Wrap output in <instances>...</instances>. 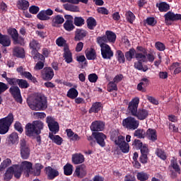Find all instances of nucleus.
<instances>
[{"label": "nucleus", "instance_id": "11", "mask_svg": "<svg viewBox=\"0 0 181 181\" xmlns=\"http://www.w3.org/2000/svg\"><path fill=\"white\" fill-rule=\"evenodd\" d=\"M115 144L118 146L122 153H128L129 152V144L125 141V136L122 135L118 136L117 139L115 141Z\"/></svg>", "mask_w": 181, "mask_h": 181}, {"label": "nucleus", "instance_id": "12", "mask_svg": "<svg viewBox=\"0 0 181 181\" xmlns=\"http://www.w3.org/2000/svg\"><path fill=\"white\" fill-rule=\"evenodd\" d=\"M46 122L48 125V128L51 132L49 134H53L56 135L60 131V127L59 126V122H57L54 119L50 116L47 117Z\"/></svg>", "mask_w": 181, "mask_h": 181}, {"label": "nucleus", "instance_id": "39", "mask_svg": "<svg viewBox=\"0 0 181 181\" xmlns=\"http://www.w3.org/2000/svg\"><path fill=\"white\" fill-rule=\"evenodd\" d=\"M136 54V51L134 48L129 49V51H127L124 53L126 60L127 62H132V59H134L135 57Z\"/></svg>", "mask_w": 181, "mask_h": 181}, {"label": "nucleus", "instance_id": "46", "mask_svg": "<svg viewBox=\"0 0 181 181\" xmlns=\"http://www.w3.org/2000/svg\"><path fill=\"white\" fill-rule=\"evenodd\" d=\"M155 153L158 158H160V159H162V160H166L168 158L166 156V153L162 148H157Z\"/></svg>", "mask_w": 181, "mask_h": 181}, {"label": "nucleus", "instance_id": "6", "mask_svg": "<svg viewBox=\"0 0 181 181\" xmlns=\"http://www.w3.org/2000/svg\"><path fill=\"white\" fill-rule=\"evenodd\" d=\"M19 149L21 159L26 160L30 158V147L25 139L20 140Z\"/></svg>", "mask_w": 181, "mask_h": 181}, {"label": "nucleus", "instance_id": "40", "mask_svg": "<svg viewBox=\"0 0 181 181\" xmlns=\"http://www.w3.org/2000/svg\"><path fill=\"white\" fill-rule=\"evenodd\" d=\"M78 96V90L76 88H71L66 94V97L71 98V100H75Z\"/></svg>", "mask_w": 181, "mask_h": 181}, {"label": "nucleus", "instance_id": "9", "mask_svg": "<svg viewBox=\"0 0 181 181\" xmlns=\"http://www.w3.org/2000/svg\"><path fill=\"white\" fill-rule=\"evenodd\" d=\"M122 125L126 128V129H129V131H135V129H138V127H139V120H136L135 117L130 116L123 119Z\"/></svg>", "mask_w": 181, "mask_h": 181}, {"label": "nucleus", "instance_id": "27", "mask_svg": "<svg viewBox=\"0 0 181 181\" xmlns=\"http://www.w3.org/2000/svg\"><path fill=\"white\" fill-rule=\"evenodd\" d=\"M149 83H151L149 79H148L146 78H143L141 80V82L137 85V90L139 91H142V93H145L146 91L145 88L148 87V86H149Z\"/></svg>", "mask_w": 181, "mask_h": 181}, {"label": "nucleus", "instance_id": "57", "mask_svg": "<svg viewBox=\"0 0 181 181\" xmlns=\"http://www.w3.org/2000/svg\"><path fill=\"white\" fill-rule=\"evenodd\" d=\"M32 56L35 62H39V60H40V62H45V60H46L43 54L39 53V52L33 54Z\"/></svg>", "mask_w": 181, "mask_h": 181}, {"label": "nucleus", "instance_id": "52", "mask_svg": "<svg viewBox=\"0 0 181 181\" xmlns=\"http://www.w3.org/2000/svg\"><path fill=\"white\" fill-rule=\"evenodd\" d=\"M22 77L27 78V80H30V81H32L33 83H37V80L36 79V77L33 76L32 74H30V72L29 71H25L22 75Z\"/></svg>", "mask_w": 181, "mask_h": 181}, {"label": "nucleus", "instance_id": "60", "mask_svg": "<svg viewBox=\"0 0 181 181\" xmlns=\"http://www.w3.org/2000/svg\"><path fill=\"white\" fill-rule=\"evenodd\" d=\"M132 146L136 148V149H141L144 146V143L141 142L139 139H135L133 141Z\"/></svg>", "mask_w": 181, "mask_h": 181}, {"label": "nucleus", "instance_id": "16", "mask_svg": "<svg viewBox=\"0 0 181 181\" xmlns=\"http://www.w3.org/2000/svg\"><path fill=\"white\" fill-rule=\"evenodd\" d=\"M17 173H18V170L15 167V165H13L12 166L9 167L6 171V173L4 175L5 180H11V179L13 177V175L16 179H21V177L16 176Z\"/></svg>", "mask_w": 181, "mask_h": 181}, {"label": "nucleus", "instance_id": "23", "mask_svg": "<svg viewBox=\"0 0 181 181\" xmlns=\"http://www.w3.org/2000/svg\"><path fill=\"white\" fill-rule=\"evenodd\" d=\"M13 56L18 59H23L25 57V49L22 47H14L13 48Z\"/></svg>", "mask_w": 181, "mask_h": 181}, {"label": "nucleus", "instance_id": "47", "mask_svg": "<svg viewBox=\"0 0 181 181\" xmlns=\"http://www.w3.org/2000/svg\"><path fill=\"white\" fill-rule=\"evenodd\" d=\"M169 69L170 70H174V74H179V73H181V66L180 63L179 62L173 63Z\"/></svg>", "mask_w": 181, "mask_h": 181}, {"label": "nucleus", "instance_id": "26", "mask_svg": "<svg viewBox=\"0 0 181 181\" xmlns=\"http://www.w3.org/2000/svg\"><path fill=\"white\" fill-rule=\"evenodd\" d=\"M29 46L31 49V54H35V53H37L40 50V43L37 40H33L30 42Z\"/></svg>", "mask_w": 181, "mask_h": 181}, {"label": "nucleus", "instance_id": "2", "mask_svg": "<svg viewBox=\"0 0 181 181\" xmlns=\"http://www.w3.org/2000/svg\"><path fill=\"white\" fill-rule=\"evenodd\" d=\"M139 105V98L136 97L129 103L127 111L130 115H132V117H135L140 121H144V119H146V118H148L149 111L144 108L138 109Z\"/></svg>", "mask_w": 181, "mask_h": 181}, {"label": "nucleus", "instance_id": "48", "mask_svg": "<svg viewBox=\"0 0 181 181\" xmlns=\"http://www.w3.org/2000/svg\"><path fill=\"white\" fill-rule=\"evenodd\" d=\"M146 134V132H145V130H144V129H137L134 132V136H136V138H139L140 139L145 138Z\"/></svg>", "mask_w": 181, "mask_h": 181}, {"label": "nucleus", "instance_id": "37", "mask_svg": "<svg viewBox=\"0 0 181 181\" xmlns=\"http://www.w3.org/2000/svg\"><path fill=\"white\" fill-rule=\"evenodd\" d=\"M101 108H103V105L101 104V102H96L93 103L90 108L89 114H91L92 112L97 113L101 111Z\"/></svg>", "mask_w": 181, "mask_h": 181}, {"label": "nucleus", "instance_id": "35", "mask_svg": "<svg viewBox=\"0 0 181 181\" xmlns=\"http://www.w3.org/2000/svg\"><path fill=\"white\" fill-rule=\"evenodd\" d=\"M146 135L152 142H155V141L158 140V135H156V130L153 129H148L146 131Z\"/></svg>", "mask_w": 181, "mask_h": 181}, {"label": "nucleus", "instance_id": "42", "mask_svg": "<svg viewBox=\"0 0 181 181\" xmlns=\"http://www.w3.org/2000/svg\"><path fill=\"white\" fill-rule=\"evenodd\" d=\"M74 24H73V20H66L64 23V29L67 32H71V30H74Z\"/></svg>", "mask_w": 181, "mask_h": 181}, {"label": "nucleus", "instance_id": "10", "mask_svg": "<svg viewBox=\"0 0 181 181\" xmlns=\"http://www.w3.org/2000/svg\"><path fill=\"white\" fill-rule=\"evenodd\" d=\"M100 47L101 56L105 60H111L114 57V51L107 44L98 43Z\"/></svg>", "mask_w": 181, "mask_h": 181}, {"label": "nucleus", "instance_id": "8", "mask_svg": "<svg viewBox=\"0 0 181 181\" xmlns=\"http://www.w3.org/2000/svg\"><path fill=\"white\" fill-rule=\"evenodd\" d=\"M7 33L11 36L13 45H20L22 46L25 45V38L22 36H19V33L16 28H10L7 30Z\"/></svg>", "mask_w": 181, "mask_h": 181}, {"label": "nucleus", "instance_id": "1", "mask_svg": "<svg viewBox=\"0 0 181 181\" xmlns=\"http://www.w3.org/2000/svg\"><path fill=\"white\" fill-rule=\"evenodd\" d=\"M45 128V124L40 120H35L32 123L25 125V135L29 138H36L38 145H42V137L40 134Z\"/></svg>", "mask_w": 181, "mask_h": 181}, {"label": "nucleus", "instance_id": "43", "mask_svg": "<svg viewBox=\"0 0 181 181\" xmlns=\"http://www.w3.org/2000/svg\"><path fill=\"white\" fill-rule=\"evenodd\" d=\"M8 142H11L12 145L19 143V136L16 132L11 133L8 136Z\"/></svg>", "mask_w": 181, "mask_h": 181}, {"label": "nucleus", "instance_id": "20", "mask_svg": "<svg viewBox=\"0 0 181 181\" xmlns=\"http://www.w3.org/2000/svg\"><path fill=\"white\" fill-rule=\"evenodd\" d=\"M95 139L98 145L101 148L105 147V139H107V136L102 132L95 133Z\"/></svg>", "mask_w": 181, "mask_h": 181}, {"label": "nucleus", "instance_id": "63", "mask_svg": "<svg viewBox=\"0 0 181 181\" xmlns=\"http://www.w3.org/2000/svg\"><path fill=\"white\" fill-rule=\"evenodd\" d=\"M88 80H89L90 83H97L98 76L96 74H90L88 76Z\"/></svg>", "mask_w": 181, "mask_h": 181}, {"label": "nucleus", "instance_id": "62", "mask_svg": "<svg viewBox=\"0 0 181 181\" xmlns=\"http://www.w3.org/2000/svg\"><path fill=\"white\" fill-rule=\"evenodd\" d=\"M14 129L19 132V134H22V132H23V127H22V124L20 122H15Z\"/></svg>", "mask_w": 181, "mask_h": 181}, {"label": "nucleus", "instance_id": "3", "mask_svg": "<svg viewBox=\"0 0 181 181\" xmlns=\"http://www.w3.org/2000/svg\"><path fill=\"white\" fill-rule=\"evenodd\" d=\"M28 107L33 111H45L47 108V98L40 93L27 98Z\"/></svg>", "mask_w": 181, "mask_h": 181}, {"label": "nucleus", "instance_id": "18", "mask_svg": "<svg viewBox=\"0 0 181 181\" xmlns=\"http://www.w3.org/2000/svg\"><path fill=\"white\" fill-rule=\"evenodd\" d=\"M86 175L87 166H86L84 164L77 166L74 173V176H76V177H79L80 179H83V177H84Z\"/></svg>", "mask_w": 181, "mask_h": 181}, {"label": "nucleus", "instance_id": "64", "mask_svg": "<svg viewBox=\"0 0 181 181\" xmlns=\"http://www.w3.org/2000/svg\"><path fill=\"white\" fill-rule=\"evenodd\" d=\"M146 22L149 26H155V25L158 23V22L155 20V18L153 17L147 18Z\"/></svg>", "mask_w": 181, "mask_h": 181}, {"label": "nucleus", "instance_id": "50", "mask_svg": "<svg viewBox=\"0 0 181 181\" xmlns=\"http://www.w3.org/2000/svg\"><path fill=\"white\" fill-rule=\"evenodd\" d=\"M107 91L108 93H112V91H118V86L114 81H110L107 84Z\"/></svg>", "mask_w": 181, "mask_h": 181}, {"label": "nucleus", "instance_id": "54", "mask_svg": "<svg viewBox=\"0 0 181 181\" xmlns=\"http://www.w3.org/2000/svg\"><path fill=\"white\" fill-rule=\"evenodd\" d=\"M37 18L40 21H49L50 19V17L45 14V10L40 11L39 13L37 15Z\"/></svg>", "mask_w": 181, "mask_h": 181}, {"label": "nucleus", "instance_id": "56", "mask_svg": "<svg viewBox=\"0 0 181 181\" xmlns=\"http://www.w3.org/2000/svg\"><path fill=\"white\" fill-rule=\"evenodd\" d=\"M134 69H136V70H139L144 72L148 70V67L144 68V65H142V62H141V61L134 62Z\"/></svg>", "mask_w": 181, "mask_h": 181}, {"label": "nucleus", "instance_id": "44", "mask_svg": "<svg viewBox=\"0 0 181 181\" xmlns=\"http://www.w3.org/2000/svg\"><path fill=\"white\" fill-rule=\"evenodd\" d=\"M64 174L65 176H71L73 175V165L66 163L64 166Z\"/></svg>", "mask_w": 181, "mask_h": 181}, {"label": "nucleus", "instance_id": "24", "mask_svg": "<svg viewBox=\"0 0 181 181\" xmlns=\"http://www.w3.org/2000/svg\"><path fill=\"white\" fill-rule=\"evenodd\" d=\"M0 45L3 47H9L11 45V37L0 33Z\"/></svg>", "mask_w": 181, "mask_h": 181}, {"label": "nucleus", "instance_id": "34", "mask_svg": "<svg viewBox=\"0 0 181 181\" xmlns=\"http://www.w3.org/2000/svg\"><path fill=\"white\" fill-rule=\"evenodd\" d=\"M56 45L59 47H64V50L69 49V44H67V40H66L63 37H59L56 40Z\"/></svg>", "mask_w": 181, "mask_h": 181}, {"label": "nucleus", "instance_id": "29", "mask_svg": "<svg viewBox=\"0 0 181 181\" xmlns=\"http://www.w3.org/2000/svg\"><path fill=\"white\" fill-rule=\"evenodd\" d=\"M30 4L27 0H18L17 1V8L21 11H28Z\"/></svg>", "mask_w": 181, "mask_h": 181}, {"label": "nucleus", "instance_id": "38", "mask_svg": "<svg viewBox=\"0 0 181 181\" xmlns=\"http://www.w3.org/2000/svg\"><path fill=\"white\" fill-rule=\"evenodd\" d=\"M115 57L119 64L125 63V54L120 49L116 51Z\"/></svg>", "mask_w": 181, "mask_h": 181}, {"label": "nucleus", "instance_id": "36", "mask_svg": "<svg viewBox=\"0 0 181 181\" xmlns=\"http://www.w3.org/2000/svg\"><path fill=\"white\" fill-rule=\"evenodd\" d=\"M87 23V28L90 30H94V28L97 26V21L94 17H88V18L86 20Z\"/></svg>", "mask_w": 181, "mask_h": 181}, {"label": "nucleus", "instance_id": "4", "mask_svg": "<svg viewBox=\"0 0 181 181\" xmlns=\"http://www.w3.org/2000/svg\"><path fill=\"white\" fill-rule=\"evenodd\" d=\"M13 122V114L9 113L7 117L0 119V134L5 135Z\"/></svg>", "mask_w": 181, "mask_h": 181}, {"label": "nucleus", "instance_id": "58", "mask_svg": "<svg viewBox=\"0 0 181 181\" xmlns=\"http://www.w3.org/2000/svg\"><path fill=\"white\" fill-rule=\"evenodd\" d=\"M74 23L75 26H83L84 25V18L83 17H75L74 18Z\"/></svg>", "mask_w": 181, "mask_h": 181}, {"label": "nucleus", "instance_id": "49", "mask_svg": "<svg viewBox=\"0 0 181 181\" xmlns=\"http://www.w3.org/2000/svg\"><path fill=\"white\" fill-rule=\"evenodd\" d=\"M11 163H12L11 158H6L4 160L0 165V173L1 172L5 170V169H6V168L11 165Z\"/></svg>", "mask_w": 181, "mask_h": 181}, {"label": "nucleus", "instance_id": "17", "mask_svg": "<svg viewBox=\"0 0 181 181\" xmlns=\"http://www.w3.org/2000/svg\"><path fill=\"white\" fill-rule=\"evenodd\" d=\"M41 74L43 80L46 81H50L54 77V71L50 67L44 68L41 71Z\"/></svg>", "mask_w": 181, "mask_h": 181}, {"label": "nucleus", "instance_id": "51", "mask_svg": "<svg viewBox=\"0 0 181 181\" xmlns=\"http://www.w3.org/2000/svg\"><path fill=\"white\" fill-rule=\"evenodd\" d=\"M135 57L138 62L141 63H146L148 62V59L146 58V54L142 53H136Z\"/></svg>", "mask_w": 181, "mask_h": 181}, {"label": "nucleus", "instance_id": "31", "mask_svg": "<svg viewBox=\"0 0 181 181\" xmlns=\"http://www.w3.org/2000/svg\"><path fill=\"white\" fill-rule=\"evenodd\" d=\"M85 54L88 60H95L97 59V52L94 48H90L89 50L86 49Z\"/></svg>", "mask_w": 181, "mask_h": 181}, {"label": "nucleus", "instance_id": "15", "mask_svg": "<svg viewBox=\"0 0 181 181\" xmlns=\"http://www.w3.org/2000/svg\"><path fill=\"white\" fill-rule=\"evenodd\" d=\"M45 175H47V177L48 180H53L56 179L60 173L57 169L52 168L51 166H47L45 168Z\"/></svg>", "mask_w": 181, "mask_h": 181}, {"label": "nucleus", "instance_id": "21", "mask_svg": "<svg viewBox=\"0 0 181 181\" xmlns=\"http://www.w3.org/2000/svg\"><path fill=\"white\" fill-rule=\"evenodd\" d=\"M87 35H88V32H87V30L83 28H78L75 31L74 40H76V42H80V40H83Z\"/></svg>", "mask_w": 181, "mask_h": 181}, {"label": "nucleus", "instance_id": "22", "mask_svg": "<svg viewBox=\"0 0 181 181\" xmlns=\"http://www.w3.org/2000/svg\"><path fill=\"white\" fill-rule=\"evenodd\" d=\"M62 23H64V18H63V16L58 14L52 17V26H53V28H59Z\"/></svg>", "mask_w": 181, "mask_h": 181}, {"label": "nucleus", "instance_id": "13", "mask_svg": "<svg viewBox=\"0 0 181 181\" xmlns=\"http://www.w3.org/2000/svg\"><path fill=\"white\" fill-rule=\"evenodd\" d=\"M9 93L10 94H11L16 103H18V104H22V103H23V98H22L21 89L19 88L18 86H11L9 88Z\"/></svg>", "mask_w": 181, "mask_h": 181}, {"label": "nucleus", "instance_id": "14", "mask_svg": "<svg viewBox=\"0 0 181 181\" xmlns=\"http://www.w3.org/2000/svg\"><path fill=\"white\" fill-rule=\"evenodd\" d=\"M164 18L165 23L172 25L171 22H177V21H181V14L168 11L164 15Z\"/></svg>", "mask_w": 181, "mask_h": 181}, {"label": "nucleus", "instance_id": "32", "mask_svg": "<svg viewBox=\"0 0 181 181\" xmlns=\"http://www.w3.org/2000/svg\"><path fill=\"white\" fill-rule=\"evenodd\" d=\"M49 138L54 142V144H56V145H58L60 146L63 144V138H62L59 135H54L53 133H49Z\"/></svg>", "mask_w": 181, "mask_h": 181}, {"label": "nucleus", "instance_id": "53", "mask_svg": "<svg viewBox=\"0 0 181 181\" xmlns=\"http://www.w3.org/2000/svg\"><path fill=\"white\" fill-rule=\"evenodd\" d=\"M126 19L129 23H134V21H135V15L132 11H129L125 13Z\"/></svg>", "mask_w": 181, "mask_h": 181}, {"label": "nucleus", "instance_id": "30", "mask_svg": "<svg viewBox=\"0 0 181 181\" xmlns=\"http://www.w3.org/2000/svg\"><path fill=\"white\" fill-rule=\"evenodd\" d=\"M43 165L40 163H35L33 170H31V173L30 175H33V176H40V173H42V169H43Z\"/></svg>", "mask_w": 181, "mask_h": 181}, {"label": "nucleus", "instance_id": "28", "mask_svg": "<svg viewBox=\"0 0 181 181\" xmlns=\"http://www.w3.org/2000/svg\"><path fill=\"white\" fill-rule=\"evenodd\" d=\"M63 57L67 64L73 63V54L71 53V51H70V48L64 49Z\"/></svg>", "mask_w": 181, "mask_h": 181}, {"label": "nucleus", "instance_id": "5", "mask_svg": "<svg viewBox=\"0 0 181 181\" xmlns=\"http://www.w3.org/2000/svg\"><path fill=\"white\" fill-rule=\"evenodd\" d=\"M15 168L17 170V174L16 176L17 177H21L22 176V172L24 170L28 173V175H30L32 170H33V164L29 161H23L21 165L16 164Z\"/></svg>", "mask_w": 181, "mask_h": 181}, {"label": "nucleus", "instance_id": "45", "mask_svg": "<svg viewBox=\"0 0 181 181\" xmlns=\"http://www.w3.org/2000/svg\"><path fill=\"white\" fill-rule=\"evenodd\" d=\"M63 6L65 11H69L70 12H78L80 9L78 8V6H74L73 4H63Z\"/></svg>", "mask_w": 181, "mask_h": 181}, {"label": "nucleus", "instance_id": "7", "mask_svg": "<svg viewBox=\"0 0 181 181\" xmlns=\"http://www.w3.org/2000/svg\"><path fill=\"white\" fill-rule=\"evenodd\" d=\"M117 40V35L115 33L110 30L105 32V35L97 37V43L107 45V43H115Z\"/></svg>", "mask_w": 181, "mask_h": 181}, {"label": "nucleus", "instance_id": "33", "mask_svg": "<svg viewBox=\"0 0 181 181\" xmlns=\"http://www.w3.org/2000/svg\"><path fill=\"white\" fill-rule=\"evenodd\" d=\"M156 6V8H158V11H160V12H168V11L170 9V6L169 4L165 1L157 3Z\"/></svg>", "mask_w": 181, "mask_h": 181}, {"label": "nucleus", "instance_id": "25", "mask_svg": "<svg viewBox=\"0 0 181 181\" xmlns=\"http://www.w3.org/2000/svg\"><path fill=\"white\" fill-rule=\"evenodd\" d=\"M84 160H86L84 155L81 153H76L72 155V162L74 165H80V163H84Z\"/></svg>", "mask_w": 181, "mask_h": 181}, {"label": "nucleus", "instance_id": "59", "mask_svg": "<svg viewBox=\"0 0 181 181\" xmlns=\"http://www.w3.org/2000/svg\"><path fill=\"white\" fill-rule=\"evenodd\" d=\"M19 78H7V83L10 85V86H16V84H19Z\"/></svg>", "mask_w": 181, "mask_h": 181}, {"label": "nucleus", "instance_id": "55", "mask_svg": "<svg viewBox=\"0 0 181 181\" xmlns=\"http://www.w3.org/2000/svg\"><path fill=\"white\" fill-rule=\"evenodd\" d=\"M29 83L28 82V81L25 80V79H19L18 81V87L20 88H23V89H26V88H29Z\"/></svg>", "mask_w": 181, "mask_h": 181}, {"label": "nucleus", "instance_id": "41", "mask_svg": "<svg viewBox=\"0 0 181 181\" xmlns=\"http://www.w3.org/2000/svg\"><path fill=\"white\" fill-rule=\"evenodd\" d=\"M149 174L144 171L139 172L136 173V179L139 181H146L149 179Z\"/></svg>", "mask_w": 181, "mask_h": 181}, {"label": "nucleus", "instance_id": "61", "mask_svg": "<svg viewBox=\"0 0 181 181\" xmlns=\"http://www.w3.org/2000/svg\"><path fill=\"white\" fill-rule=\"evenodd\" d=\"M155 47L157 50L159 52H163L166 49V46H165V44L160 42H156L155 43Z\"/></svg>", "mask_w": 181, "mask_h": 181}, {"label": "nucleus", "instance_id": "19", "mask_svg": "<svg viewBox=\"0 0 181 181\" xmlns=\"http://www.w3.org/2000/svg\"><path fill=\"white\" fill-rule=\"evenodd\" d=\"M105 124L101 121L96 120L93 122L90 125V131L93 132H99L100 131H103Z\"/></svg>", "mask_w": 181, "mask_h": 181}]
</instances>
